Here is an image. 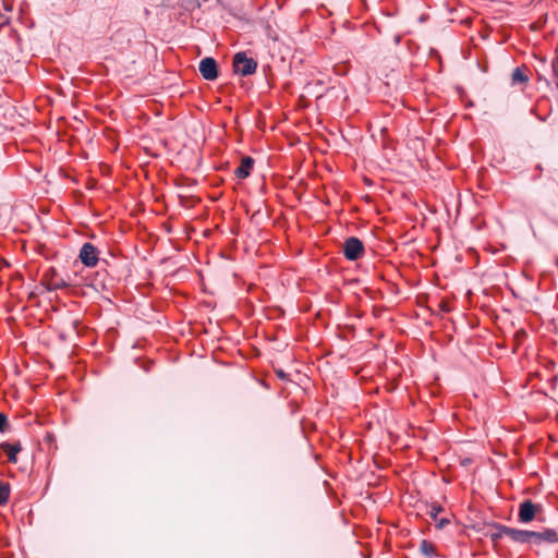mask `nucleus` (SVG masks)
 <instances>
[{"label":"nucleus","instance_id":"obj_1","mask_svg":"<svg viewBox=\"0 0 558 558\" xmlns=\"http://www.w3.org/2000/svg\"><path fill=\"white\" fill-rule=\"evenodd\" d=\"M234 72L242 76H247L255 73L257 62L253 58H248L245 52H238L233 57Z\"/></svg>","mask_w":558,"mask_h":558},{"label":"nucleus","instance_id":"obj_2","mask_svg":"<svg viewBox=\"0 0 558 558\" xmlns=\"http://www.w3.org/2000/svg\"><path fill=\"white\" fill-rule=\"evenodd\" d=\"M41 283L49 291L64 289L69 286L66 280L53 267L44 272Z\"/></svg>","mask_w":558,"mask_h":558},{"label":"nucleus","instance_id":"obj_3","mask_svg":"<svg viewBox=\"0 0 558 558\" xmlns=\"http://www.w3.org/2000/svg\"><path fill=\"white\" fill-rule=\"evenodd\" d=\"M78 258L84 266L95 267L99 260V251L94 244L86 242L80 250Z\"/></svg>","mask_w":558,"mask_h":558},{"label":"nucleus","instance_id":"obj_4","mask_svg":"<svg viewBox=\"0 0 558 558\" xmlns=\"http://www.w3.org/2000/svg\"><path fill=\"white\" fill-rule=\"evenodd\" d=\"M364 253L363 242L355 236L345 240L343 244V254L348 260H356Z\"/></svg>","mask_w":558,"mask_h":558},{"label":"nucleus","instance_id":"obj_5","mask_svg":"<svg viewBox=\"0 0 558 558\" xmlns=\"http://www.w3.org/2000/svg\"><path fill=\"white\" fill-rule=\"evenodd\" d=\"M502 532L511 541L520 544L534 543L535 531L519 530L514 527H504Z\"/></svg>","mask_w":558,"mask_h":558},{"label":"nucleus","instance_id":"obj_6","mask_svg":"<svg viewBox=\"0 0 558 558\" xmlns=\"http://www.w3.org/2000/svg\"><path fill=\"white\" fill-rule=\"evenodd\" d=\"M541 511V506L526 499L520 504L518 518L521 523H529L534 520L536 513Z\"/></svg>","mask_w":558,"mask_h":558},{"label":"nucleus","instance_id":"obj_7","mask_svg":"<svg viewBox=\"0 0 558 558\" xmlns=\"http://www.w3.org/2000/svg\"><path fill=\"white\" fill-rule=\"evenodd\" d=\"M198 70L202 76L207 81H215L219 75L217 62L210 57L201 60Z\"/></svg>","mask_w":558,"mask_h":558},{"label":"nucleus","instance_id":"obj_8","mask_svg":"<svg viewBox=\"0 0 558 558\" xmlns=\"http://www.w3.org/2000/svg\"><path fill=\"white\" fill-rule=\"evenodd\" d=\"M254 159L250 156L242 158L240 166L235 169L234 174L238 179H246L253 169Z\"/></svg>","mask_w":558,"mask_h":558},{"label":"nucleus","instance_id":"obj_9","mask_svg":"<svg viewBox=\"0 0 558 558\" xmlns=\"http://www.w3.org/2000/svg\"><path fill=\"white\" fill-rule=\"evenodd\" d=\"M0 448L7 453L8 461L10 463L17 462V453L22 450V446L19 441L14 442V444L5 442V441L1 442Z\"/></svg>","mask_w":558,"mask_h":558},{"label":"nucleus","instance_id":"obj_10","mask_svg":"<svg viewBox=\"0 0 558 558\" xmlns=\"http://www.w3.org/2000/svg\"><path fill=\"white\" fill-rule=\"evenodd\" d=\"M534 544L558 543V533L553 529H546L543 532H535Z\"/></svg>","mask_w":558,"mask_h":558},{"label":"nucleus","instance_id":"obj_11","mask_svg":"<svg viewBox=\"0 0 558 558\" xmlns=\"http://www.w3.org/2000/svg\"><path fill=\"white\" fill-rule=\"evenodd\" d=\"M526 68L518 66L513 70L511 74V83L512 85H522L529 82V76L525 73Z\"/></svg>","mask_w":558,"mask_h":558},{"label":"nucleus","instance_id":"obj_12","mask_svg":"<svg viewBox=\"0 0 558 558\" xmlns=\"http://www.w3.org/2000/svg\"><path fill=\"white\" fill-rule=\"evenodd\" d=\"M420 553L423 556L428 557V558H434V557L438 556L436 546L432 542H429L427 539H422L421 541V543H420Z\"/></svg>","mask_w":558,"mask_h":558},{"label":"nucleus","instance_id":"obj_13","mask_svg":"<svg viewBox=\"0 0 558 558\" xmlns=\"http://www.w3.org/2000/svg\"><path fill=\"white\" fill-rule=\"evenodd\" d=\"M10 497V485L5 482L0 481V506L8 502Z\"/></svg>","mask_w":558,"mask_h":558},{"label":"nucleus","instance_id":"obj_14","mask_svg":"<svg viewBox=\"0 0 558 558\" xmlns=\"http://www.w3.org/2000/svg\"><path fill=\"white\" fill-rule=\"evenodd\" d=\"M444 510V508L439 505H433L430 506L429 510H428V515L430 517V519L433 521H437L438 519V514Z\"/></svg>","mask_w":558,"mask_h":558},{"label":"nucleus","instance_id":"obj_15","mask_svg":"<svg viewBox=\"0 0 558 558\" xmlns=\"http://www.w3.org/2000/svg\"><path fill=\"white\" fill-rule=\"evenodd\" d=\"M504 527H507V526L506 525H501V524H497L496 525L497 532L490 534V539L494 543L498 542L500 538L506 536L505 533L502 532Z\"/></svg>","mask_w":558,"mask_h":558},{"label":"nucleus","instance_id":"obj_16","mask_svg":"<svg viewBox=\"0 0 558 558\" xmlns=\"http://www.w3.org/2000/svg\"><path fill=\"white\" fill-rule=\"evenodd\" d=\"M7 426H8V418L3 413L0 412V433H3L5 430Z\"/></svg>","mask_w":558,"mask_h":558},{"label":"nucleus","instance_id":"obj_17","mask_svg":"<svg viewBox=\"0 0 558 558\" xmlns=\"http://www.w3.org/2000/svg\"><path fill=\"white\" fill-rule=\"evenodd\" d=\"M434 522H435L436 527L438 530H441L449 523V520L446 518H441V519H437V521H434Z\"/></svg>","mask_w":558,"mask_h":558},{"label":"nucleus","instance_id":"obj_18","mask_svg":"<svg viewBox=\"0 0 558 558\" xmlns=\"http://www.w3.org/2000/svg\"><path fill=\"white\" fill-rule=\"evenodd\" d=\"M277 374H278V376H279V377H281V378H283V376H284V374H283V372H282V371L278 372Z\"/></svg>","mask_w":558,"mask_h":558}]
</instances>
